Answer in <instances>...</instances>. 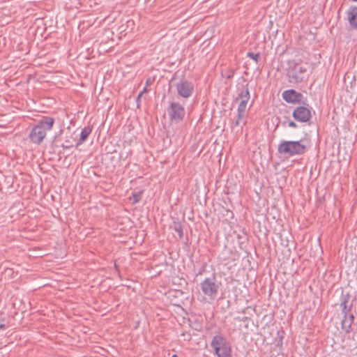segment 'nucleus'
<instances>
[{
  "label": "nucleus",
  "instance_id": "f257e3e1",
  "mask_svg": "<svg viewBox=\"0 0 357 357\" xmlns=\"http://www.w3.org/2000/svg\"><path fill=\"white\" fill-rule=\"evenodd\" d=\"M238 96L234 100L235 102L239 101L237 109V116L234 122L235 126H238L241 123L243 126L246 124V121L244 120V118L247 114V104L250 98L248 85H243L241 88H238Z\"/></svg>",
  "mask_w": 357,
  "mask_h": 357
},
{
  "label": "nucleus",
  "instance_id": "f03ea898",
  "mask_svg": "<svg viewBox=\"0 0 357 357\" xmlns=\"http://www.w3.org/2000/svg\"><path fill=\"white\" fill-rule=\"evenodd\" d=\"M307 146L303 144V140L298 141H282L278 146V152L280 154L292 157L301 155L306 153Z\"/></svg>",
  "mask_w": 357,
  "mask_h": 357
},
{
  "label": "nucleus",
  "instance_id": "7ed1b4c3",
  "mask_svg": "<svg viewBox=\"0 0 357 357\" xmlns=\"http://www.w3.org/2000/svg\"><path fill=\"white\" fill-rule=\"evenodd\" d=\"M214 350V354L218 357H232V350L230 343L222 335H215L211 342Z\"/></svg>",
  "mask_w": 357,
  "mask_h": 357
},
{
  "label": "nucleus",
  "instance_id": "20e7f679",
  "mask_svg": "<svg viewBox=\"0 0 357 357\" xmlns=\"http://www.w3.org/2000/svg\"><path fill=\"white\" fill-rule=\"evenodd\" d=\"M167 112L172 123H178L181 122L185 114L184 107L180 103L172 101L167 108Z\"/></svg>",
  "mask_w": 357,
  "mask_h": 357
},
{
  "label": "nucleus",
  "instance_id": "39448f33",
  "mask_svg": "<svg viewBox=\"0 0 357 357\" xmlns=\"http://www.w3.org/2000/svg\"><path fill=\"white\" fill-rule=\"evenodd\" d=\"M306 75V68L298 63H294V66H291L287 72L289 82L293 84L302 82L305 79Z\"/></svg>",
  "mask_w": 357,
  "mask_h": 357
},
{
  "label": "nucleus",
  "instance_id": "423d86ee",
  "mask_svg": "<svg viewBox=\"0 0 357 357\" xmlns=\"http://www.w3.org/2000/svg\"><path fill=\"white\" fill-rule=\"evenodd\" d=\"M215 277L207 278L200 283L203 294L210 299H214L218 293L219 286L215 282Z\"/></svg>",
  "mask_w": 357,
  "mask_h": 357
},
{
  "label": "nucleus",
  "instance_id": "0eeeda50",
  "mask_svg": "<svg viewBox=\"0 0 357 357\" xmlns=\"http://www.w3.org/2000/svg\"><path fill=\"white\" fill-rule=\"evenodd\" d=\"M176 91L181 97L183 98H190L194 91V84L192 82L182 79L176 85Z\"/></svg>",
  "mask_w": 357,
  "mask_h": 357
},
{
  "label": "nucleus",
  "instance_id": "6e6552de",
  "mask_svg": "<svg viewBox=\"0 0 357 357\" xmlns=\"http://www.w3.org/2000/svg\"><path fill=\"white\" fill-rule=\"evenodd\" d=\"M292 116L296 121L303 123L309 121L312 117L310 109L305 106L297 107L294 110Z\"/></svg>",
  "mask_w": 357,
  "mask_h": 357
},
{
  "label": "nucleus",
  "instance_id": "1a4fd4ad",
  "mask_svg": "<svg viewBox=\"0 0 357 357\" xmlns=\"http://www.w3.org/2000/svg\"><path fill=\"white\" fill-rule=\"evenodd\" d=\"M282 96L287 102L293 104L304 103L303 94L294 89L284 91Z\"/></svg>",
  "mask_w": 357,
  "mask_h": 357
},
{
  "label": "nucleus",
  "instance_id": "9d476101",
  "mask_svg": "<svg viewBox=\"0 0 357 357\" xmlns=\"http://www.w3.org/2000/svg\"><path fill=\"white\" fill-rule=\"evenodd\" d=\"M46 136V132L40 126H35L29 135L31 142L40 144Z\"/></svg>",
  "mask_w": 357,
  "mask_h": 357
},
{
  "label": "nucleus",
  "instance_id": "9b49d317",
  "mask_svg": "<svg viewBox=\"0 0 357 357\" xmlns=\"http://www.w3.org/2000/svg\"><path fill=\"white\" fill-rule=\"evenodd\" d=\"M54 123V119L51 116H43L37 123V126H40L43 130L47 132L51 130Z\"/></svg>",
  "mask_w": 357,
  "mask_h": 357
},
{
  "label": "nucleus",
  "instance_id": "f8f14e48",
  "mask_svg": "<svg viewBox=\"0 0 357 357\" xmlns=\"http://www.w3.org/2000/svg\"><path fill=\"white\" fill-rule=\"evenodd\" d=\"M347 14L350 26L353 29H357V6H351Z\"/></svg>",
  "mask_w": 357,
  "mask_h": 357
},
{
  "label": "nucleus",
  "instance_id": "ddd939ff",
  "mask_svg": "<svg viewBox=\"0 0 357 357\" xmlns=\"http://www.w3.org/2000/svg\"><path fill=\"white\" fill-rule=\"evenodd\" d=\"M349 299V294L343 296L341 298L340 307L342 309V313L343 316L347 315L351 311V307L348 306Z\"/></svg>",
  "mask_w": 357,
  "mask_h": 357
},
{
  "label": "nucleus",
  "instance_id": "4468645a",
  "mask_svg": "<svg viewBox=\"0 0 357 357\" xmlns=\"http://www.w3.org/2000/svg\"><path fill=\"white\" fill-rule=\"evenodd\" d=\"M91 131H92V129L91 127H89V126L84 127L82 130V132L80 134V137H79V139L76 146L84 143L86 141V139L88 138L89 135L91 134Z\"/></svg>",
  "mask_w": 357,
  "mask_h": 357
},
{
  "label": "nucleus",
  "instance_id": "2eb2a0df",
  "mask_svg": "<svg viewBox=\"0 0 357 357\" xmlns=\"http://www.w3.org/2000/svg\"><path fill=\"white\" fill-rule=\"evenodd\" d=\"M352 323L347 319V315H344L341 321L342 329L347 334L351 331Z\"/></svg>",
  "mask_w": 357,
  "mask_h": 357
},
{
  "label": "nucleus",
  "instance_id": "dca6fc26",
  "mask_svg": "<svg viewBox=\"0 0 357 357\" xmlns=\"http://www.w3.org/2000/svg\"><path fill=\"white\" fill-rule=\"evenodd\" d=\"M173 229L177 233L178 238L181 240L183 237V225L181 222L174 221L172 225Z\"/></svg>",
  "mask_w": 357,
  "mask_h": 357
},
{
  "label": "nucleus",
  "instance_id": "f3484780",
  "mask_svg": "<svg viewBox=\"0 0 357 357\" xmlns=\"http://www.w3.org/2000/svg\"><path fill=\"white\" fill-rule=\"evenodd\" d=\"M247 56L253 59L254 61H255L256 63H258L259 54V53L255 54L253 52H249L247 53Z\"/></svg>",
  "mask_w": 357,
  "mask_h": 357
},
{
  "label": "nucleus",
  "instance_id": "a211bd4d",
  "mask_svg": "<svg viewBox=\"0 0 357 357\" xmlns=\"http://www.w3.org/2000/svg\"><path fill=\"white\" fill-rule=\"evenodd\" d=\"M224 213H222L224 216L229 219H233L234 215L232 211L227 208H224Z\"/></svg>",
  "mask_w": 357,
  "mask_h": 357
},
{
  "label": "nucleus",
  "instance_id": "6ab92c4d",
  "mask_svg": "<svg viewBox=\"0 0 357 357\" xmlns=\"http://www.w3.org/2000/svg\"><path fill=\"white\" fill-rule=\"evenodd\" d=\"M142 192H138L137 193H134L132 195L133 203H137L138 202H139V200L142 198Z\"/></svg>",
  "mask_w": 357,
  "mask_h": 357
},
{
  "label": "nucleus",
  "instance_id": "aec40b11",
  "mask_svg": "<svg viewBox=\"0 0 357 357\" xmlns=\"http://www.w3.org/2000/svg\"><path fill=\"white\" fill-rule=\"evenodd\" d=\"M61 147L65 149H70L73 147V144L70 143V142L69 140H66L65 142V144H63L61 145Z\"/></svg>",
  "mask_w": 357,
  "mask_h": 357
},
{
  "label": "nucleus",
  "instance_id": "412c9836",
  "mask_svg": "<svg viewBox=\"0 0 357 357\" xmlns=\"http://www.w3.org/2000/svg\"><path fill=\"white\" fill-rule=\"evenodd\" d=\"M153 81H154L153 78H152L151 77H148L146 80V83H145L146 86H145L148 87V86H151L153 84Z\"/></svg>",
  "mask_w": 357,
  "mask_h": 357
},
{
  "label": "nucleus",
  "instance_id": "4be33fe9",
  "mask_svg": "<svg viewBox=\"0 0 357 357\" xmlns=\"http://www.w3.org/2000/svg\"><path fill=\"white\" fill-rule=\"evenodd\" d=\"M4 269H5V271H4L3 274H7L8 273V275H10L13 274V268H8V267L5 266Z\"/></svg>",
  "mask_w": 357,
  "mask_h": 357
},
{
  "label": "nucleus",
  "instance_id": "5701e85b",
  "mask_svg": "<svg viewBox=\"0 0 357 357\" xmlns=\"http://www.w3.org/2000/svg\"><path fill=\"white\" fill-rule=\"evenodd\" d=\"M347 319L353 324L354 321V316L352 314L349 313L347 314Z\"/></svg>",
  "mask_w": 357,
  "mask_h": 357
},
{
  "label": "nucleus",
  "instance_id": "b1692460",
  "mask_svg": "<svg viewBox=\"0 0 357 357\" xmlns=\"http://www.w3.org/2000/svg\"><path fill=\"white\" fill-rule=\"evenodd\" d=\"M288 125L291 128H297L296 123L293 121H289Z\"/></svg>",
  "mask_w": 357,
  "mask_h": 357
},
{
  "label": "nucleus",
  "instance_id": "393cba45",
  "mask_svg": "<svg viewBox=\"0 0 357 357\" xmlns=\"http://www.w3.org/2000/svg\"><path fill=\"white\" fill-rule=\"evenodd\" d=\"M142 96V93H139L138 96L136 98V102L137 104V106H139V105Z\"/></svg>",
  "mask_w": 357,
  "mask_h": 357
},
{
  "label": "nucleus",
  "instance_id": "a878e982",
  "mask_svg": "<svg viewBox=\"0 0 357 357\" xmlns=\"http://www.w3.org/2000/svg\"><path fill=\"white\" fill-rule=\"evenodd\" d=\"M148 91H149V89H147V86H145L140 93H142V95H143L144 93H147Z\"/></svg>",
  "mask_w": 357,
  "mask_h": 357
},
{
  "label": "nucleus",
  "instance_id": "bb28decb",
  "mask_svg": "<svg viewBox=\"0 0 357 357\" xmlns=\"http://www.w3.org/2000/svg\"><path fill=\"white\" fill-rule=\"evenodd\" d=\"M195 329L197 331H200L202 329L201 324H197V326L195 327Z\"/></svg>",
  "mask_w": 357,
  "mask_h": 357
},
{
  "label": "nucleus",
  "instance_id": "cd10ccee",
  "mask_svg": "<svg viewBox=\"0 0 357 357\" xmlns=\"http://www.w3.org/2000/svg\"><path fill=\"white\" fill-rule=\"evenodd\" d=\"M1 329H3L4 328V325L3 324H1Z\"/></svg>",
  "mask_w": 357,
  "mask_h": 357
},
{
  "label": "nucleus",
  "instance_id": "c85d7f7f",
  "mask_svg": "<svg viewBox=\"0 0 357 357\" xmlns=\"http://www.w3.org/2000/svg\"><path fill=\"white\" fill-rule=\"evenodd\" d=\"M6 132H1V135H4V134H6Z\"/></svg>",
  "mask_w": 357,
  "mask_h": 357
},
{
  "label": "nucleus",
  "instance_id": "c756f323",
  "mask_svg": "<svg viewBox=\"0 0 357 357\" xmlns=\"http://www.w3.org/2000/svg\"><path fill=\"white\" fill-rule=\"evenodd\" d=\"M172 357H178L177 355L174 354Z\"/></svg>",
  "mask_w": 357,
  "mask_h": 357
}]
</instances>
